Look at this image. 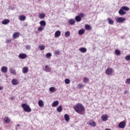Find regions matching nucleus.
<instances>
[{"instance_id":"38","label":"nucleus","mask_w":130,"mask_h":130,"mask_svg":"<svg viewBox=\"0 0 130 130\" xmlns=\"http://www.w3.org/2000/svg\"><path fill=\"white\" fill-rule=\"evenodd\" d=\"M52 55L50 53H47L46 54V57H47V58H49V57H51Z\"/></svg>"},{"instance_id":"31","label":"nucleus","mask_w":130,"mask_h":130,"mask_svg":"<svg viewBox=\"0 0 130 130\" xmlns=\"http://www.w3.org/2000/svg\"><path fill=\"white\" fill-rule=\"evenodd\" d=\"M38 104L40 107H42V106L44 105V104H43V101H42V100L39 101Z\"/></svg>"},{"instance_id":"42","label":"nucleus","mask_w":130,"mask_h":130,"mask_svg":"<svg viewBox=\"0 0 130 130\" xmlns=\"http://www.w3.org/2000/svg\"><path fill=\"white\" fill-rule=\"evenodd\" d=\"M11 42H12V40L11 39H7L6 42L8 44H10V43H11Z\"/></svg>"},{"instance_id":"44","label":"nucleus","mask_w":130,"mask_h":130,"mask_svg":"<svg viewBox=\"0 0 130 130\" xmlns=\"http://www.w3.org/2000/svg\"><path fill=\"white\" fill-rule=\"evenodd\" d=\"M54 54L55 55H59V51H55L54 52Z\"/></svg>"},{"instance_id":"23","label":"nucleus","mask_w":130,"mask_h":130,"mask_svg":"<svg viewBox=\"0 0 130 130\" xmlns=\"http://www.w3.org/2000/svg\"><path fill=\"white\" fill-rule=\"evenodd\" d=\"M19 19L20 21H25L26 20V16L25 15H20L19 16Z\"/></svg>"},{"instance_id":"16","label":"nucleus","mask_w":130,"mask_h":130,"mask_svg":"<svg viewBox=\"0 0 130 130\" xmlns=\"http://www.w3.org/2000/svg\"><path fill=\"white\" fill-rule=\"evenodd\" d=\"M64 118L67 122H69L70 121V116L67 114H64Z\"/></svg>"},{"instance_id":"21","label":"nucleus","mask_w":130,"mask_h":130,"mask_svg":"<svg viewBox=\"0 0 130 130\" xmlns=\"http://www.w3.org/2000/svg\"><path fill=\"white\" fill-rule=\"evenodd\" d=\"M39 19H44L45 18V14L44 13H42L39 14Z\"/></svg>"},{"instance_id":"10","label":"nucleus","mask_w":130,"mask_h":130,"mask_svg":"<svg viewBox=\"0 0 130 130\" xmlns=\"http://www.w3.org/2000/svg\"><path fill=\"white\" fill-rule=\"evenodd\" d=\"M4 121L5 123H10L11 122V119L9 117H5Z\"/></svg>"},{"instance_id":"47","label":"nucleus","mask_w":130,"mask_h":130,"mask_svg":"<svg viewBox=\"0 0 130 130\" xmlns=\"http://www.w3.org/2000/svg\"><path fill=\"white\" fill-rule=\"evenodd\" d=\"M11 100H14V99H15V98H14V97H11Z\"/></svg>"},{"instance_id":"25","label":"nucleus","mask_w":130,"mask_h":130,"mask_svg":"<svg viewBox=\"0 0 130 130\" xmlns=\"http://www.w3.org/2000/svg\"><path fill=\"white\" fill-rule=\"evenodd\" d=\"M58 105V101H54L52 104V107H56Z\"/></svg>"},{"instance_id":"7","label":"nucleus","mask_w":130,"mask_h":130,"mask_svg":"<svg viewBox=\"0 0 130 130\" xmlns=\"http://www.w3.org/2000/svg\"><path fill=\"white\" fill-rule=\"evenodd\" d=\"M106 74L108 76H110L112 73H113V69L111 68H108L106 71Z\"/></svg>"},{"instance_id":"36","label":"nucleus","mask_w":130,"mask_h":130,"mask_svg":"<svg viewBox=\"0 0 130 130\" xmlns=\"http://www.w3.org/2000/svg\"><path fill=\"white\" fill-rule=\"evenodd\" d=\"M64 82H65V84L68 85V84H70V83H71V80H70L69 79H66L64 80Z\"/></svg>"},{"instance_id":"14","label":"nucleus","mask_w":130,"mask_h":130,"mask_svg":"<svg viewBox=\"0 0 130 130\" xmlns=\"http://www.w3.org/2000/svg\"><path fill=\"white\" fill-rule=\"evenodd\" d=\"M11 83L12 85H14V86H16V85H18V83H19V82L18 81V80L16 79H12Z\"/></svg>"},{"instance_id":"4","label":"nucleus","mask_w":130,"mask_h":130,"mask_svg":"<svg viewBox=\"0 0 130 130\" xmlns=\"http://www.w3.org/2000/svg\"><path fill=\"white\" fill-rule=\"evenodd\" d=\"M84 17H85V14L84 13H80L75 17V21L76 22H81L82 18H84Z\"/></svg>"},{"instance_id":"3","label":"nucleus","mask_w":130,"mask_h":130,"mask_svg":"<svg viewBox=\"0 0 130 130\" xmlns=\"http://www.w3.org/2000/svg\"><path fill=\"white\" fill-rule=\"evenodd\" d=\"M21 107L23 108L25 112H31V109L30 108V106L27 105V104H22Z\"/></svg>"},{"instance_id":"1","label":"nucleus","mask_w":130,"mask_h":130,"mask_svg":"<svg viewBox=\"0 0 130 130\" xmlns=\"http://www.w3.org/2000/svg\"><path fill=\"white\" fill-rule=\"evenodd\" d=\"M74 109L77 113L79 114H83V112L85 111V108L82 104L78 103L74 106Z\"/></svg>"},{"instance_id":"17","label":"nucleus","mask_w":130,"mask_h":130,"mask_svg":"<svg viewBox=\"0 0 130 130\" xmlns=\"http://www.w3.org/2000/svg\"><path fill=\"white\" fill-rule=\"evenodd\" d=\"M69 24L70 25H75L76 23V21L74 19H71L70 20L68 21Z\"/></svg>"},{"instance_id":"11","label":"nucleus","mask_w":130,"mask_h":130,"mask_svg":"<svg viewBox=\"0 0 130 130\" xmlns=\"http://www.w3.org/2000/svg\"><path fill=\"white\" fill-rule=\"evenodd\" d=\"M79 50L80 52H82V53H86V52H87V49L84 47L80 48Z\"/></svg>"},{"instance_id":"35","label":"nucleus","mask_w":130,"mask_h":130,"mask_svg":"<svg viewBox=\"0 0 130 130\" xmlns=\"http://www.w3.org/2000/svg\"><path fill=\"white\" fill-rule=\"evenodd\" d=\"M88 82H89V79H88L87 77H84L83 79V83L87 84Z\"/></svg>"},{"instance_id":"28","label":"nucleus","mask_w":130,"mask_h":130,"mask_svg":"<svg viewBox=\"0 0 130 130\" xmlns=\"http://www.w3.org/2000/svg\"><path fill=\"white\" fill-rule=\"evenodd\" d=\"M62 106L60 105L57 108L56 110L58 112H61V111H62Z\"/></svg>"},{"instance_id":"40","label":"nucleus","mask_w":130,"mask_h":130,"mask_svg":"<svg viewBox=\"0 0 130 130\" xmlns=\"http://www.w3.org/2000/svg\"><path fill=\"white\" fill-rule=\"evenodd\" d=\"M25 49H27V50H30L31 49V46H30V45H26L25 46Z\"/></svg>"},{"instance_id":"5","label":"nucleus","mask_w":130,"mask_h":130,"mask_svg":"<svg viewBox=\"0 0 130 130\" xmlns=\"http://www.w3.org/2000/svg\"><path fill=\"white\" fill-rule=\"evenodd\" d=\"M117 23H124L125 22V18L124 17H118L116 20Z\"/></svg>"},{"instance_id":"45","label":"nucleus","mask_w":130,"mask_h":130,"mask_svg":"<svg viewBox=\"0 0 130 130\" xmlns=\"http://www.w3.org/2000/svg\"><path fill=\"white\" fill-rule=\"evenodd\" d=\"M83 87V85L82 84H80L79 85H78V88L79 89H82V87Z\"/></svg>"},{"instance_id":"20","label":"nucleus","mask_w":130,"mask_h":130,"mask_svg":"<svg viewBox=\"0 0 130 130\" xmlns=\"http://www.w3.org/2000/svg\"><path fill=\"white\" fill-rule=\"evenodd\" d=\"M19 35H20V34L19 32H15L13 35V38L14 39H16V38H18Z\"/></svg>"},{"instance_id":"6","label":"nucleus","mask_w":130,"mask_h":130,"mask_svg":"<svg viewBox=\"0 0 130 130\" xmlns=\"http://www.w3.org/2000/svg\"><path fill=\"white\" fill-rule=\"evenodd\" d=\"M125 125H126L125 122L124 121H123L120 122L118 124V127L119 128H124V127H125Z\"/></svg>"},{"instance_id":"39","label":"nucleus","mask_w":130,"mask_h":130,"mask_svg":"<svg viewBox=\"0 0 130 130\" xmlns=\"http://www.w3.org/2000/svg\"><path fill=\"white\" fill-rule=\"evenodd\" d=\"M125 83V84H127L128 85H130V78H127Z\"/></svg>"},{"instance_id":"34","label":"nucleus","mask_w":130,"mask_h":130,"mask_svg":"<svg viewBox=\"0 0 130 130\" xmlns=\"http://www.w3.org/2000/svg\"><path fill=\"white\" fill-rule=\"evenodd\" d=\"M115 54L116 55H120V51H119V50H116L115 51Z\"/></svg>"},{"instance_id":"8","label":"nucleus","mask_w":130,"mask_h":130,"mask_svg":"<svg viewBox=\"0 0 130 130\" xmlns=\"http://www.w3.org/2000/svg\"><path fill=\"white\" fill-rule=\"evenodd\" d=\"M19 58L21 59H25L27 57V54L25 53H21L18 56Z\"/></svg>"},{"instance_id":"2","label":"nucleus","mask_w":130,"mask_h":130,"mask_svg":"<svg viewBox=\"0 0 130 130\" xmlns=\"http://www.w3.org/2000/svg\"><path fill=\"white\" fill-rule=\"evenodd\" d=\"M124 11L128 12V11H129V8L126 6L121 7L118 11L119 15H120V16H124V15L126 14V12Z\"/></svg>"},{"instance_id":"18","label":"nucleus","mask_w":130,"mask_h":130,"mask_svg":"<svg viewBox=\"0 0 130 130\" xmlns=\"http://www.w3.org/2000/svg\"><path fill=\"white\" fill-rule=\"evenodd\" d=\"M9 23H10V19H5L3 20L2 23L3 25H8V24H9Z\"/></svg>"},{"instance_id":"46","label":"nucleus","mask_w":130,"mask_h":130,"mask_svg":"<svg viewBox=\"0 0 130 130\" xmlns=\"http://www.w3.org/2000/svg\"><path fill=\"white\" fill-rule=\"evenodd\" d=\"M4 89V87L0 86V91L1 90H3Z\"/></svg>"},{"instance_id":"26","label":"nucleus","mask_w":130,"mask_h":130,"mask_svg":"<svg viewBox=\"0 0 130 130\" xmlns=\"http://www.w3.org/2000/svg\"><path fill=\"white\" fill-rule=\"evenodd\" d=\"M89 125H90V126H96V122L94 121H90L89 123Z\"/></svg>"},{"instance_id":"37","label":"nucleus","mask_w":130,"mask_h":130,"mask_svg":"<svg viewBox=\"0 0 130 130\" xmlns=\"http://www.w3.org/2000/svg\"><path fill=\"white\" fill-rule=\"evenodd\" d=\"M39 48L41 50H44V49H45V46H44V45H42V46L40 45L39 46Z\"/></svg>"},{"instance_id":"33","label":"nucleus","mask_w":130,"mask_h":130,"mask_svg":"<svg viewBox=\"0 0 130 130\" xmlns=\"http://www.w3.org/2000/svg\"><path fill=\"white\" fill-rule=\"evenodd\" d=\"M44 28H45L44 26H40L38 28V31H43V30H44Z\"/></svg>"},{"instance_id":"12","label":"nucleus","mask_w":130,"mask_h":130,"mask_svg":"<svg viewBox=\"0 0 130 130\" xmlns=\"http://www.w3.org/2000/svg\"><path fill=\"white\" fill-rule=\"evenodd\" d=\"M1 72H2V73H8V68L6 66H4L1 68Z\"/></svg>"},{"instance_id":"27","label":"nucleus","mask_w":130,"mask_h":130,"mask_svg":"<svg viewBox=\"0 0 130 130\" xmlns=\"http://www.w3.org/2000/svg\"><path fill=\"white\" fill-rule=\"evenodd\" d=\"M85 28L87 30H92V27L89 24H85Z\"/></svg>"},{"instance_id":"43","label":"nucleus","mask_w":130,"mask_h":130,"mask_svg":"<svg viewBox=\"0 0 130 130\" xmlns=\"http://www.w3.org/2000/svg\"><path fill=\"white\" fill-rule=\"evenodd\" d=\"M125 59L126 60H130V55H127L125 56Z\"/></svg>"},{"instance_id":"32","label":"nucleus","mask_w":130,"mask_h":130,"mask_svg":"<svg viewBox=\"0 0 130 130\" xmlns=\"http://www.w3.org/2000/svg\"><path fill=\"white\" fill-rule=\"evenodd\" d=\"M71 36V32L67 31L65 32V37H70Z\"/></svg>"},{"instance_id":"41","label":"nucleus","mask_w":130,"mask_h":130,"mask_svg":"<svg viewBox=\"0 0 130 130\" xmlns=\"http://www.w3.org/2000/svg\"><path fill=\"white\" fill-rule=\"evenodd\" d=\"M54 89H55L54 87H51L49 88V91H50V92H52V93H53V92H54Z\"/></svg>"},{"instance_id":"15","label":"nucleus","mask_w":130,"mask_h":130,"mask_svg":"<svg viewBox=\"0 0 130 130\" xmlns=\"http://www.w3.org/2000/svg\"><path fill=\"white\" fill-rule=\"evenodd\" d=\"M44 70L45 72H47V73H50V72H51V68L48 67V66H46L45 69Z\"/></svg>"},{"instance_id":"24","label":"nucleus","mask_w":130,"mask_h":130,"mask_svg":"<svg viewBox=\"0 0 130 130\" xmlns=\"http://www.w3.org/2000/svg\"><path fill=\"white\" fill-rule=\"evenodd\" d=\"M107 20H108V22H109V24L110 25H113L114 24V21H113V20H112L109 18H108L107 19Z\"/></svg>"},{"instance_id":"19","label":"nucleus","mask_w":130,"mask_h":130,"mask_svg":"<svg viewBox=\"0 0 130 130\" xmlns=\"http://www.w3.org/2000/svg\"><path fill=\"white\" fill-rule=\"evenodd\" d=\"M40 24L41 26L45 27V26H46V22H45V21L44 20H41L40 22Z\"/></svg>"},{"instance_id":"48","label":"nucleus","mask_w":130,"mask_h":130,"mask_svg":"<svg viewBox=\"0 0 130 130\" xmlns=\"http://www.w3.org/2000/svg\"><path fill=\"white\" fill-rule=\"evenodd\" d=\"M20 125V124H17V125H16V126H19Z\"/></svg>"},{"instance_id":"22","label":"nucleus","mask_w":130,"mask_h":130,"mask_svg":"<svg viewBox=\"0 0 130 130\" xmlns=\"http://www.w3.org/2000/svg\"><path fill=\"white\" fill-rule=\"evenodd\" d=\"M9 70L11 74H13V75H16L17 74V72H16V70L12 68H10Z\"/></svg>"},{"instance_id":"9","label":"nucleus","mask_w":130,"mask_h":130,"mask_svg":"<svg viewBox=\"0 0 130 130\" xmlns=\"http://www.w3.org/2000/svg\"><path fill=\"white\" fill-rule=\"evenodd\" d=\"M101 118H102L103 121H106L107 120V119H108V115H107L106 114H103Z\"/></svg>"},{"instance_id":"30","label":"nucleus","mask_w":130,"mask_h":130,"mask_svg":"<svg viewBox=\"0 0 130 130\" xmlns=\"http://www.w3.org/2000/svg\"><path fill=\"white\" fill-rule=\"evenodd\" d=\"M28 72V68L27 67H23L22 68V73L23 74H26V73Z\"/></svg>"},{"instance_id":"13","label":"nucleus","mask_w":130,"mask_h":130,"mask_svg":"<svg viewBox=\"0 0 130 130\" xmlns=\"http://www.w3.org/2000/svg\"><path fill=\"white\" fill-rule=\"evenodd\" d=\"M61 35V32H60V31L57 30L55 32V38H58V37H59V36H60Z\"/></svg>"},{"instance_id":"29","label":"nucleus","mask_w":130,"mask_h":130,"mask_svg":"<svg viewBox=\"0 0 130 130\" xmlns=\"http://www.w3.org/2000/svg\"><path fill=\"white\" fill-rule=\"evenodd\" d=\"M84 33H85V30L84 29H80L78 31V34L79 35H83V34H84Z\"/></svg>"}]
</instances>
